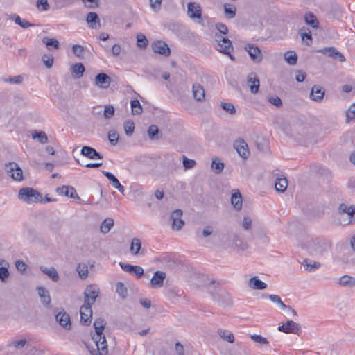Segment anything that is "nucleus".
<instances>
[{
  "instance_id": "1",
  "label": "nucleus",
  "mask_w": 355,
  "mask_h": 355,
  "mask_svg": "<svg viewBox=\"0 0 355 355\" xmlns=\"http://www.w3.org/2000/svg\"><path fill=\"white\" fill-rule=\"evenodd\" d=\"M95 333L92 335V338L96 345V349H89L91 355H107L108 353L107 345L103 330L106 322L103 318H98L94 322Z\"/></svg>"
},
{
  "instance_id": "2",
  "label": "nucleus",
  "mask_w": 355,
  "mask_h": 355,
  "mask_svg": "<svg viewBox=\"0 0 355 355\" xmlns=\"http://www.w3.org/2000/svg\"><path fill=\"white\" fill-rule=\"evenodd\" d=\"M215 49L220 53L228 55L231 60L234 61L235 57L232 55L234 47L232 42L228 38L221 34L215 33Z\"/></svg>"
},
{
  "instance_id": "3",
  "label": "nucleus",
  "mask_w": 355,
  "mask_h": 355,
  "mask_svg": "<svg viewBox=\"0 0 355 355\" xmlns=\"http://www.w3.org/2000/svg\"><path fill=\"white\" fill-rule=\"evenodd\" d=\"M338 214L340 223L342 225H345L355 223V206H347L342 203L338 207Z\"/></svg>"
},
{
  "instance_id": "4",
  "label": "nucleus",
  "mask_w": 355,
  "mask_h": 355,
  "mask_svg": "<svg viewBox=\"0 0 355 355\" xmlns=\"http://www.w3.org/2000/svg\"><path fill=\"white\" fill-rule=\"evenodd\" d=\"M18 198L27 203L40 202L42 201V194L31 187L21 188L19 191Z\"/></svg>"
},
{
  "instance_id": "5",
  "label": "nucleus",
  "mask_w": 355,
  "mask_h": 355,
  "mask_svg": "<svg viewBox=\"0 0 355 355\" xmlns=\"http://www.w3.org/2000/svg\"><path fill=\"white\" fill-rule=\"evenodd\" d=\"M331 247V243L325 240L315 239L309 245V253L313 256L322 255Z\"/></svg>"
},
{
  "instance_id": "6",
  "label": "nucleus",
  "mask_w": 355,
  "mask_h": 355,
  "mask_svg": "<svg viewBox=\"0 0 355 355\" xmlns=\"http://www.w3.org/2000/svg\"><path fill=\"white\" fill-rule=\"evenodd\" d=\"M7 174L14 180L20 182L23 180L22 169L16 162H9L5 164Z\"/></svg>"
},
{
  "instance_id": "7",
  "label": "nucleus",
  "mask_w": 355,
  "mask_h": 355,
  "mask_svg": "<svg viewBox=\"0 0 355 355\" xmlns=\"http://www.w3.org/2000/svg\"><path fill=\"white\" fill-rule=\"evenodd\" d=\"M99 293L98 288L96 285H89L84 292V304L92 305L96 301Z\"/></svg>"
},
{
  "instance_id": "8",
  "label": "nucleus",
  "mask_w": 355,
  "mask_h": 355,
  "mask_svg": "<svg viewBox=\"0 0 355 355\" xmlns=\"http://www.w3.org/2000/svg\"><path fill=\"white\" fill-rule=\"evenodd\" d=\"M244 49L248 52L251 60L254 63H260L263 59V55L260 49L253 44H248L245 46Z\"/></svg>"
},
{
  "instance_id": "9",
  "label": "nucleus",
  "mask_w": 355,
  "mask_h": 355,
  "mask_svg": "<svg viewBox=\"0 0 355 355\" xmlns=\"http://www.w3.org/2000/svg\"><path fill=\"white\" fill-rule=\"evenodd\" d=\"M278 330L286 334H300L301 327L299 324L293 320H288L286 323L279 325Z\"/></svg>"
},
{
  "instance_id": "10",
  "label": "nucleus",
  "mask_w": 355,
  "mask_h": 355,
  "mask_svg": "<svg viewBox=\"0 0 355 355\" xmlns=\"http://www.w3.org/2000/svg\"><path fill=\"white\" fill-rule=\"evenodd\" d=\"M187 15L192 19H198V21H202V10L199 3L196 2H189L187 4Z\"/></svg>"
},
{
  "instance_id": "11",
  "label": "nucleus",
  "mask_w": 355,
  "mask_h": 355,
  "mask_svg": "<svg viewBox=\"0 0 355 355\" xmlns=\"http://www.w3.org/2000/svg\"><path fill=\"white\" fill-rule=\"evenodd\" d=\"M166 277V272L160 270L155 271L150 282V287L153 288H159L162 287Z\"/></svg>"
},
{
  "instance_id": "12",
  "label": "nucleus",
  "mask_w": 355,
  "mask_h": 355,
  "mask_svg": "<svg viewBox=\"0 0 355 355\" xmlns=\"http://www.w3.org/2000/svg\"><path fill=\"white\" fill-rule=\"evenodd\" d=\"M318 52L322 54L328 55L331 58L338 59L341 62H344L346 60L343 54L333 46L325 47L318 50Z\"/></svg>"
},
{
  "instance_id": "13",
  "label": "nucleus",
  "mask_w": 355,
  "mask_h": 355,
  "mask_svg": "<svg viewBox=\"0 0 355 355\" xmlns=\"http://www.w3.org/2000/svg\"><path fill=\"white\" fill-rule=\"evenodd\" d=\"M111 83V78L105 73H100L94 78V85L101 89H107Z\"/></svg>"
},
{
  "instance_id": "14",
  "label": "nucleus",
  "mask_w": 355,
  "mask_h": 355,
  "mask_svg": "<svg viewBox=\"0 0 355 355\" xmlns=\"http://www.w3.org/2000/svg\"><path fill=\"white\" fill-rule=\"evenodd\" d=\"M234 147L238 154L243 159H247L250 155L247 143L242 139H239L234 141Z\"/></svg>"
},
{
  "instance_id": "15",
  "label": "nucleus",
  "mask_w": 355,
  "mask_h": 355,
  "mask_svg": "<svg viewBox=\"0 0 355 355\" xmlns=\"http://www.w3.org/2000/svg\"><path fill=\"white\" fill-rule=\"evenodd\" d=\"M182 211L176 209L171 213V218L173 221L172 228L174 230H180L184 225V220L182 219Z\"/></svg>"
},
{
  "instance_id": "16",
  "label": "nucleus",
  "mask_w": 355,
  "mask_h": 355,
  "mask_svg": "<svg viewBox=\"0 0 355 355\" xmlns=\"http://www.w3.org/2000/svg\"><path fill=\"white\" fill-rule=\"evenodd\" d=\"M152 49L156 53H159L164 56H169L171 50L168 46L163 41H156L152 44Z\"/></svg>"
},
{
  "instance_id": "17",
  "label": "nucleus",
  "mask_w": 355,
  "mask_h": 355,
  "mask_svg": "<svg viewBox=\"0 0 355 355\" xmlns=\"http://www.w3.org/2000/svg\"><path fill=\"white\" fill-rule=\"evenodd\" d=\"M80 322L84 324H89L91 322L92 315V306L83 304L80 309Z\"/></svg>"
},
{
  "instance_id": "18",
  "label": "nucleus",
  "mask_w": 355,
  "mask_h": 355,
  "mask_svg": "<svg viewBox=\"0 0 355 355\" xmlns=\"http://www.w3.org/2000/svg\"><path fill=\"white\" fill-rule=\"evenodd\" d=\"M119 266L123 270L135 274L137 277H141L144 275V269L141 266H132L123 262H120Z\"/></svg>"
},
{
  "instance_id": "19",
  "label": "nucleus",
  "mask_w": 355,
  "mask_h": 355,
  "mask_svg": "<svg viewBox=\"0 0 355 355\" xmlns=\"http://www.w3.org/2000/svg\"><path fill=\"white\" fill-rule=\"evenodd\" d=\"M80 153L82 155H83L89 159H102L103 158V156L101 153L97 152L92 147L88 146H84L81 148Z\"/></svg>"
},
{
  "instance_id": "20",
  "label": "nucleus",
  "mask_w": 355,
  "mask_h": 355,
  "mask_svg": "<svg viewBox=\"0 0 355 355\" xmlns=\"http://www.w3.org/2000/svg\"><path fill=\"white\" fill-rule=\"evenodd\" d=\"M56 321L64 327V329H69L71 328L70 317L68 313L64 311H60L55 315Z\"/></svg>"
},
{
  "instance_id": "21",
  "label": "nucleus",
  "mask_w": 355,
  "mask_h": 355,
  "mask_svg": "<svg viewBox=\"0 0 355 355\" xmlns=\"http://www.w3.org/2000/svg\"><path fill=\"white\" fill-rule=\"evenodd\" d=\"M103 174L109 180L112 186L121 193L124 194L125 188L121 184L119 180L110 172L103 171Z\"/></svg>"
},
{
  "instance_id": "22",
  "label": "nucleus",
  "mask_w": 355,
  "mask_h": 355,
  "mask_svg": "<svg viewBox=\"0 0 355 355\" xmlns=\"http://www.w3.org/2000/svg\"><path fill=\"white\" fill-rule=\"evenodd\" d=\"M324 95V90L319 85H314L310 92V98L314 101H321Z\"/></svg>"
},
{
  "instance_id": "23",
  "label": "nucleus",
  "mask_w": 355,
  "mask_h": 355,
  "mask_svg": "<svg viewBox=\"0 0 355 355\" xmlns=\"http://www.w3.org/2000/svg\"><path fill=\"white\" fill-rule=\"evenodd\" d=\"M248 82L250 85V92L252 94H256L259 88V80L255 73H250L248 76Z\"/></svg>"
},
{
  "instance_id": "24",
  "label": "nucleus",
  "mask_w": 355,
  "mask_h": 355,
  "mask_svg": "<svg viewBox=\"0 0 355 355\" xmlns=\"http://www.w3.org/2000/svg\"><path fill=\"white\" fill-rule=\"evenodd\" d=\"M37 290L40 297L41 302L46 306H50L51 300L49 291L41 286L37 287Z\"/></svg>"
},
{
  "instance_id": "25",
  "label": "nucleus",
  "mask_w": 355,
  "mask_h": 355,
  "mask_svg": "<svg viewBox=\"0 0 355 355\" xmlns=\"http://www.w3.org/2000/svg\"><path fill=\"white\" fill-rule=\"evenodd\" d=\"M231 202L232 206L236 210H240L241 209L243 205L242 196L238 189H234L232 191Z\"/></svg>"
},
{
  "instance_id": "26",
  "label": "nucleus",
  "mask_w": 355,
  "mask_h": 355,
  "mask_svg": "<svg viewBox=\"0 0 355 355\" xmlns=\"http://www.w3.org/2000/svg\"><path fill=\"white\" fill-rule=\"evenodd\" d=\"M86 21L92 28L97 29L101 27L98 16L96 12H89Z\"/></svg>"
},
{
  "instance_id": "27",
  "label": "nucleus",
  "mask_w": 355,
  "mask_h": 355,
  "mask_svg": "<svg viewBox=\"0 0 355 355\" xmlns=\"http://www.w3.org/2000/svg\"><path fill=\"white\" fill-rule=\"evenodd\" d=\"M248 286L254 290H263L267 288V284L261 281L257 276L249 279Z\"/></svg>"
},
{
  "instance_id": "28",
  "label": "nucleus",
  "mask_w": 355,
  "mask_h": 355,
  "mask_svg": "<svg viewBox=\"0 0 355 355\" xmlns=\"http://www.w3.org/2000/svg\"><path fill=\"white\" fill-rule=\"evenodd\" d=\"M40 270L43 273L47 275L53 282H57L59 280V275L54 267L41 266Z\"/></svg>"
},
{
  "instance_id": "29",
  "label": "nucleus",
  "mask_w": 355,
  "mask_h": 355,
  "mask_svg": "<svg viewBox=\"0 0 355 355\" xmlns=\"http://www.w3.org/2000/svg\"><path fill=\"white\" fill-rule=\"evenodd\" d=\"M193 96L198 101H202L205 99V93L203 87L198 83L193 85Z\"/></svg>"
},
{
  "instance_id": "30",
  "label": "nucleus",
  "mask_w": 355,
  "mask_h": 355,
  "mask_svg": "<svg viewBox=\"0 0 355 355\" xmlns=\"http://www.w3.org/2000/svg\"><path fill=\"white\" fill-rule=\"evenodd\" d=\"M114 221L111 218H105L100 226V230L103 234L108 233L110 230L113 227Z\"/></svg>"
},
{
  "instance_id": "31",
  "label": "nucleus",
  "mask_w": 355,
  "mask_h": 355,
  "mask_svg": "<svg viewBox=\"0 0 355 355\" xmlns=\"http://www.w3.org/2000/svg\"><path fill=\"white\" fill-rule=\"evenodd\" d=\"M339 284L343 286H355V278L348 275L341 276L338 281Z\"/></svg>"
},
{
  "instance_id": "32",
  "label": "nucleus",
  "mask_w": 355,
  "mask_h": 355,
  "mask_svg": "<svg viewBox=\"0 0 355 355\" xmlns=\"http://www.w3.org/2000/svg\"><path fill=\"white\" fill-rule=\"evenodd\" d=\"M141 248V242L138 238H133L131 241L130 252L132 255L138 254Z\"/></svg>"
},
{
  "instance_id": "33",
  "label": "nucleus",
  "mask_w": 355,
  "mask_h": 355,
  "mask_svg": "<svg viewBox=\"0 0 355 355\" xmlns=\"http://www.w3.org/2000/svg\"><path fill=\"white\" fill-rule=\"evenodd\" d=\"M71 70L74 77L79 78L83 76L85 69L82 63H76L71 66Z\"/></svg>"
},
{
  "instance_id": "34",
  "label": "nucleus",
  "mask_w": 355,
  "mask_h": 355,
  "mask_svg": "<svg viewBox=\"0 0 355 355\" xmlns=\"http://www.w3.org/2000/svg\"><path fill=\"white\" fill-rule=\"evenodd\" d=\"M218 334L224 340L233 343L234 342V334L230 331L229 330H225L223 329H219L218 330Z\"/></svg>"
},
{
  "instance_id": "35",
  "label": "nucleus",
  "mask_w": 355,
  "mask_h": 355,
  "mask_svg": "<svg viewBox=\"0 0 355 355\" xmlns=\"http://www.w3.org/2000/svg\"><path fill=\"white\" fill-rule=\"evenodd\" d=\"M284 58L286 62L290 65H294L297 61V55L294 51H286L284 53Z\"/></svg>"
},
{
  "instance_id": "36",
  "label": "nucleus",
  "mask_w": 355,
  "mask_h": 355,
  "mask_svg": "<svg viewBox=\"0 0 355 355\" xmlns=\"http://www.w3.org/2000/svg\"><path fill=\"white\" fill-rule=\"evenodd\" d=\"M275 189L279 192H284L288 187V181L285 178H277L275 182Z\"/></svg>"
},
{
  "instance_id": "37",
  "label": "nucleus",
  "mask_w": 355,
  "mask_h": 355,
  "mask_svg": "<svg viewBox=\"0 0 355 355\" xmlns=\"http://www.w3.org/2000/svg\"><path fill=\"white\" fill-rule=\"evenodd\" d=\"M76 270L78 273V275L79 277L83 279H85L88 276V267L87 266V264L84 263H80L78 264L77 267H76Z\"/></svg>"
},
{
  "instance_id": "38",
  "label": "nucleus",
  "mask_w": 355,
  "mask_h": 355,
  "mask_svg": "<svg viewBox=\"0 0 355 355\" xmlns=\"http://www.w3.org/2000/svg\"><path fill=\"white\" fill-rule=\"evenodd\" d=\"M116 292L122 299H125L128 296V289L122 282L116 284Z\"/></svg>"
},
{
  "instance_id": "39",
  "label": "nucleus",
  "mask_w": 355,
  "mask_h": 355,
  "mask_svg": "<svg viewBox=\"0 0 355 355\" xmlns=\"http://www.w3.org/2000/svg\"><path fill=\"white\" fill-rule=\"evenodd\" d=\"M130 105H131L132 114L138 115V114H141L143 109H142V107L138 100H137V99L132 100L130 102Z\"/></svg>"
},
{
  "instance_id": "40",
  "label": "nucleus",
  "mask_w": 355,
  "mask_h": 355,
  "mask_svg": "<svg viewBox=\"0 0 355 355\" xmlns=\"http://www.w3.org/2000/svg\"><path fill=\"white\" fill-rule=\"evenodd\" d=\"M42 42L46 44L47 48L50 50L51 46H53L55 49H58L60 47L59 42L54 38L44 37Z\"/></svg>"
},
{
  "instance_id": "41",
  "label": "nucleus",
  "mask_w": 355,
  "mask_h": 355,
  "mask_svg": "<svg viewBox=\"0 0 355 355\" xmlns=\"http://www.w3.org/2000/svg\"><path fill=\"white\" fill-rule=\"evenodd\" d=\"M211 168L216 173H220L224 168V164L220 162L218 158L212 159Z\"/></svg>"
},
{
  "instance_id": "42",
  "label": "nucleus",
  "mask_w": 355,
  "mask_h": 355,
  "mask_svg": "<svg viewBox=\"0 0 355 355\" xmlns=\"http://www.w3.org/2000/svg\"><path fill=\"white\" fill-rule=\"evenodd\" d=\"M305 21L313 28H317L318 26V21L316 17L312 13H309L305 15Z\"/></svg>"
},
{
  "instance_id": "43",
  "label": "nucleus",
  "mask_w": 355,
  "mask_h": 355,
  "mask_svg": "<svg viewBox=\"0 0 355 355\" xmlns=\"http://www.w3.org/2000/svg\"><path fill=\"white\" fill-rule=\"evenodd\" d=\"M72 51L74 53V55L78 57V58H83L85 55V48L79 44H74L72 46Z\"/></svg>"
},
{
  "instance_id": "44",
  "label": "nucleus",
  "mask_w": 355,
  "mask_h": 355,
  "mask_svg": "<svg viewBox=\"0 0 355 355\" xmlns=\"http://www.w3.org/2000/svg\"><path fill=\"white\" fill-rule=\"evenodd\" d=\"M123 128L128 136H131L135 130V123L131 120H127L123 123Z\"/></svg>"
},
{
  "instance_id": "45",
  "label": "nucleus",
  "mask_w": 355,
  "mask_h": 355,
  "mask_svg": "<svg viewBox=\"0 0 355 355\" xmlns=\"http://www.w3.org/2000/svg\"><path fill=\"white\" fill-rule=\"evenodd\" d=\"M302 264L305 268V269L308 271H313L318 269L321 264L319 262L313 261V263H308L307 259H304Z\"/></svg>"
},
{
  "instance_id": "46",
  "label": "nucleus",
  "mask_w": 355,
  "mask_h": 355,
  "mask_svg": "<svg viewBox=\"0 0 355 355\" xmlns=\"http://www.w3.org/2000/svg\"><path fill=\"white\" fill-rule=\"evenodd\" d=\"M32 137L33 139H38L39 141L44 144H46L48 141V137L44 132H37L35 131L32 134Z\"/></svg>"
},
{
  "instance_id": "47",
  "label": "nucleus",
  "mask_w": 355,
  "mask_h": 355,
  "mask_svg": "<svg viewBox=\"0 0 355 355\" xmlns=\"http://www.w3.org/2000/svg\"><path fill=\"white\" fill-rule=\"evenodd\" d=\"M251 339L254 342L261 345H268L269 344L267 338L263 337L261 335L252 334L250 336Z\"/></svg>"
},
{
  "instance_id": "48",
  "label": "nucleus",
  "mask_w": 355,
  "mask_h": 355,
  "mask_svg": "<svg viewBox=\"0 0 355 355\" xmlns=\"http://www.w3.org/2000/svg\"><path fill=\"white\" fill-rule=\"evenodd\" d=\"M159 129L155 125H151L148 129V135L150 139H158Z\"/></svg>"
},
{
  "instance_id": "49",
  "label": "nucleus",
  "mask_w": 355,
  "mask_h": 355,
  "mask_svg": "<svg viewBox=\"0 0 355 355\" xmlns=\"http://www.w3.org/2000/svg\"><path fill=\"white\" fill-rule=\"evenodd\" d=\"M225 13L228 18L232 19L236 15V7L234 5H224Z\"/></svg>"
},
{
  "instance_id": "50",
  "label": "nucleus",
  "mask_w": 355,
  "mask_h": 355,
  "mask_svg": "<svg viewBox=\"0 0 355 355\" xmlns=\"http://www.w3.org/2000/svg\"><path fill=\"white\" fill-rule=\"evenodd\" d=\"M114 107L111 105H107L104 107L103 116L105 119H110L114 115Z\"/></svg>"
},
{
  "instance_id": "51",
  "label": "nucleus",
  "mask_w": 355,
  "mask_h": 355,
  "mask_svg": "<svg viewBox=\"0 0 355 355\" xmlns=\"http://www.w3.org/2000/svg\"><path fill=\"white\" fill-rule=\"evenodd\" d=\"M119 137V135L116 130H112L108 132V139L112 145L114 146L117 144Z\"/></svg>"
},
{
  "instance_id": "52",
  "label": "nucleus",
  "mask_w": 355,
  "mask_h": 355,
  "mask_svg": "<svg viewBox=\"0 0 355 355\" xmlns=\"http://www.w3.org/2000/svg\"><path fill=\"white\" fill-rule=\"evenodd\" d=\"M42 60L43 62L44 63L45 66L48 69H50L52 67V66L53 64V60H54L52 55L45 54L42 56Z\"/></svg>"
},
{
  "instance_id": "53",
  "label": "nucleus",
  "mask_w": 355,
  "mask_h": 355,
  "mask_svg": "<svg viewBox=\"0 0 355 355\" xmlns=\"http://www.w3.org/2000/svg\"><path fill=\"white\" fill-rule=\"evenodd\" d=\"M10 275L8 268L0 267V280L2 282H6Z\"/></svg>"
},
{
  "instance_id": "54",
  "label": "nucleus",
  "mask_w": 355,
  "mask_h": 355,
  "mask_svg": "<svg viewBox=\"0 0 355 355\" xmlns=\"http://www.w3.org/2000/svg\"><path fill=\"white\" fill-rule=\"evenodd\" d=\"M137 42L138 46H139L141 48L146 47L148 43V40L146 39L145 35H144L142 34L137 35Z\"/></svg>"
},
{
  "instance_id": "55",
  "label": "nucleus",
  "mask_w": 355,
  "mask_h": 355,
  "mask_svg": "<svg viewBox=\"0 0 355 355\" xmlns=\"http://www.w3.org/2000/svg\"><path fill=\"white\" fill-rule=\"evenodd\" d=\"M15 21L17 24H18L23 28H26L33 26V24L29 23L28 21L22 19L19 16H17L15 17Z\"/></svg>"
},
{
  "instance_id": "56",
  "label": "nucleus",
  "mask_w": 355,
  "mask_h": 355,
  "mask_svg": "<svg viewBox=\"0 0 355 355\" xmlns=\"http://www.w3.org/2000/svg\"><path fill=\"white\" fill-rule=\"evenodd\" d=\"M221 107L224 110H225L230 114H234L236 112V110L234 105L230 103H222Z\"/></svg>"
},
{
  "instance_id": "57",
  "label": "nucleus",
  "mask_w": 355,
  "mask_h": 355,
  "mask_svg": "<svg viewBox=\"0 0 355 355\" xmlns=\"http://www.w3.org/2000/svg\"><path fill=\"white\" fill-rule=\"evenodd\" d=\"M347 121L355 119V103L352 105L346 112Z\"/></svg>"
},
{
  "instance_id": "58",
  "label": "nucleus",
  "mask_w": 355,
  "mask_h": 355,
  "mask_svg": "<svg viewBox=\"0 0 355 355\" xmlns=\"http://www.w3.org/2000/svg\"><path fill=\"white\" fill-rule=\"evenodd\" d=\"M196 164V161L193 159H190L183 156V166L185 169H190L194 167Z\"/></svg>"
},
{
  "instance_id": "59",
  "label": "nucleus",
  "mask_w": 355,
  "mask_h": 355,
  "mask_svg": "<svg viewBox=\"0 0 355 355\" xmlns=\"http://www.w3.org/2000/svg\"><path fill=\"white\" fill-rule=\"evenodd\" d=\"M300 35L302 37V40L305 41L306 44L309 45L312 42V36L310 31L308 33H303L302 29L300 30Z\"/></svg>"
},
{
  "instance_id": "60",
  "label": "nucleus",
  "mask_w": 355,
  "mask_h": 355,
  "mask_svg": "<svg viewBox=\"0 0 355 355\" xmlns=\"http://www.w3.org/2000/svg\"><path fill=\"white\" fill-rule=\"evenodd\" d=\"M233 241L236 247L241 248L242 250H244L247 248V245L244 243L237 236H234Z\"/></svg>"
},
{
  "instance_id": "61",
  "label": "nucleus",
  "mask_w": 355,
  "mask_h": 355,
  "mask_svg": "<svg viewBox=\"0 0 355 355\" xmlns=\"http://www.w3.org/2000/svg\"><path fill=\"white\" fill-rule=\"evenodd\" d=\"M268 100L271 104L277 107H280L282 104V100L277 96H270Z\"/></svg>"
},
{
  "instance_id": "62",
  "label": "nucleus",
  "mask_w": 355,
  "mask_h": 355,
  "mask_svg": "<svg viewBox=\"0 0 355 355\" xmlns=\"http://www.w3.org/2000/svg\"><path fill=\"white\" fill-rule=\"evenodd\" d=\"M216 29L218 31L219 33H217L218 34H221L222 35H226L228 32V28L226 25L218 23L216 25Z\"/></svg>"
},
{
  "instance_id": "63",
  "label": "nucleus",
  "mask_w": 355,
  "mask_h": 355,
  "mask_svg": "<svg viewBox=\"0 0 355 355\" xmlns=\"http://www.w3.org/2000/svg\"><path fill=\"white\" fill-rule=\"evenodd\" d=\"M56 192L59 195H62V196H69V187H68V186H62L61 187H58V188H56Z\"/></svg>"
},
{
  "instance_id": "64",
  "label": "nucleus",
  "mask_w": 355,
  "mask_h": 355,
  "mask_svg": "<svg viewBox=\"0 0 355 355\" xmlns=\"http://www.w3.org/2000/svg\"><path fill=\"white\" fill-rule=\"evenodd\" d=\"M85 6L89 8H94L98 6V0H82Z\"/></svg>"
}]
</instances>
